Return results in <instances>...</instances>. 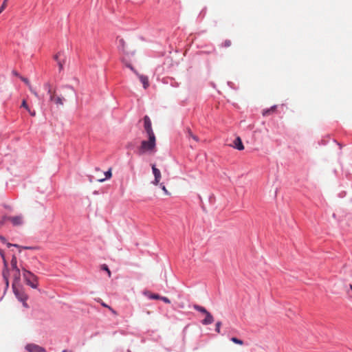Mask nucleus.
<instances>
[{
    "mask_svg": "<svg viewBox=\"0 0 352 352\" xmlns=\"http://www.w3.org/2000/svg\"><path fill=\"white\" fill-rule=\"evenodd\" d=\"M156 146V139L155 135H148L147 140H143L139 148V153L144 154L145 153H155Z\"/></svg>",
    "mask_w": 352,
    "mask_h": 352,
    "instance_id": "1",
    "label": "nucleus"
},
{
    "mask_svg": "<svg viewBox=\"0 0 352 352\" xmlns=\"http://www.w3.org/2000/svg\"><path fill=\"white\" fill-rule=\"evenodd\" d=\"M25 349L28 352H46L43 347L34 343L28 344L25 346Z\"/></svg>",
    "mask_w": 352,
    "mask_h": 352,
    "instance_id": "8",
    "label": "nucleus"
},
{
    "mask_svg": "<svg viewBox=\"0 0 352 352\" xmlns=\"http://www.w3.org/2000/svg\"><path fill=\"white\" fill-rule=\"evenodd\" d=\"M276 107L277 106L276 105H274L272 106L271 108L270 109H265L263 110V115L264 116H267L272 113H273L274 112H275L276 109Z\"/></svg>",
    "mask_w": 352,
    "mask_h": 352,
    "instance_id": "16",
    "label": "nucleus"
},
{
    "mask_svg": "<svg viewBox=\"0 0 352 352\" xmlns=\"http://www.w3.org/2000/svg\"><path fill=\"white\" fill-rule=\"evenodd\" d=\"M12 287L15 296L19 301L28 300V296L25 293L23 286L20 285V282H13Z\"/></svg>",
    "mask_w": 352,
    "mask_h": 352,
    "instance_id": "2",
    "label": "nucleus"
},
{
    "mask_svg": "<svg viewBox=\"0 0 352 352\" xmlns=\"http://www.w3.org/2000/svg\"><path fill=\"white\" fill-rule=\"evenodd\" d=\"M193 308L195 310H197V311H199L201 313L204 314L205 315L208 312L205 307H204L202 306H200V305H195L193 306Z\"/></svg>",
    "mask_w": 352,
    "mask_h": 352,
    "instance_id": "22",
    "label": "nucleus"
},
{
    "mask_svg": "<svg viewBox=\"0 0 352 352\" xmlns=\"http://www.w3.org/2000/svg\"><path fill=\"white\" fill-rule=\"evenodd\" d=\"M232 45V42L230 40H226L222 44H221V46L223 47H229L230 46H231Z\"/></svg>",
    "mask_w": 352,
    "mask_h": 352,
    "instance_id": "25",
    "label": "nucleus"
},
{
    "mask_svg": "<svg viewBox=\"0 0 352 352\" xmlns=\"http://www.w3.org/2000/svg\"><path fill=\"white\" fill-rule=\"evenodd\" d=\"M2 276H3V278H9V270H8V265L7 261H5V265H3Z\"/></svg>",
    "mask_w": 352,
    "mask_h": 352,
    "instance_id": "18",
    "label": "nucleus"
},
{
    "mask_svg": "<svg viewBox=\"0 0 352 352\" xmlns=\"http://www.w3.org/2000/svg\"><path fill=\"white\" fill-rule=\"evenodd\" d=\"M5 281L6 288L7 289L9 287V278H3Z\"/></svg>",
    "mask_w": 352,
    "mask_h": 352,
    "instance_id": "34",
    "label": "nucleus"
},
{
    "mask_svg": "<svg viewBox=\"0 0 352 352\" xmlns=\"http://www.w3.org/2000/svg\"><path fill=\"white\" fill-rule=\"evenodd\" d=\"M160 300H162V301H164L165 303H167V304L170 303V300L167 297H165V296H161V297H160Z\"/></svg>",
    "mask_w": 352,
    "mask_h": 352,
    "instance_id": "31",
    "label": "nucleus"
},
{
    "mask_svg": "<svg viewBox=\"0 0 352 352\" xmlns=\"http://www.w3.org/2000/svg\"><path fill=\"white\" fill-rule=\"evenodd\" d=\"M22 248L25 249V250H32V249H35L36 248L25 246V247H22Z\"/></svg>",
    "mask_w": 352,
    "mask_h": 352,
    "instance_id": "38",
    "label": "nucleus"
},
{
    "mask_svg": "<svg viewBox=\"0 0 352 352\" xmlns=\"http://www.w3.org/2000/svg\"><path fill=\"white\" fill-rule=\"evenodd\" d=\"M146 314H151V311H146Z\"/></svg>",
    "mask_w": 352,
    "mask_h": 352,
    "instance_id": "44",
    "label": "nucleus"
},
{
    "mask_svg": "<svg viewBox=\"0 0 352 352\" xmlns=\"http://www.w3.org/2000/svg\"><path fill=\"white\" fill-rule=\"evenodd\" d=\"M153 173L155 176V180L153 182L155 185H157L160 183L161 179V173L160 170L155 167V165L152 166Z\"/></svg>",
    "mask_w": 352,
    "mask_h": 352,
    "instance_id": "10",
    "label": "nucleus"
},
{
    "mask_svg": "<svg viewBox=\"0 0 352 352\" xmlns=\"http://www.w3.org/2000/svg\"><path fill=\"white\" fill-rule=\"evenodd\" d=\"M21 80L24 82L28 87L30 91L36 96L38 97V93L32 88L29 80L26 78H24L23 76H19Z\"/></svg>",
    "mask_w": 352,
    "mask_h": 352,
    "instance_id": "12",
    "label": "nucleus"
},
{
    "mask_svg": "<svg viewBox=\"0 0 352 352\" xmlns=\"http://www.w3.org/2000/svg\"><path fill=\"white\" fill-rule=\"evenodd\" d=\"M126 66L128 67H129L138 76L140 80L141 81V82L143 85L144 88V89L148 88L149 86V82H148V77L138 74V72L135 69H134V68L130 64L127 65Z\"/></svg>",
    "mask_w": 352,
    "mask_h": 352,
    "instance_id": "5",
    "label": "nucleus"
},
{
    "mask_svg": "<svg viewBox=\"0 0 352 352\" xmlns=\"http://www.w3.org/2000/svg\"><path fill=\"white\" fill-rule=\"evenodd\" d=\"M64 98L63 97H61V96H57L56 94H55V97L54 98V100H52V102H54L57 105H63V102H64Z\"/></svg>",
    "mask_w": 352,
    "mask_h": 352,
    "instance_id": "19",
    "label": "nucleus"
},
{
    "mask_svg": "<svg viewBox=\"0 0 352 352\" xmlns=\"http://www.w3.org/2000/svg\"><path fill=\"white\" fill-rule=\"evenodd\" d=\"M62 352H69L67 350H63ZM72 352V351H69Z\"/></svg>",
    "mask_w": 352,
    "mask_h": 352,
    "instance_id": "42",
    "label": "nucleus"
},
{
    "mask_svg": "<svg viewBox=\"0 0 352 352\" xmlns=\"http://www.w3.org/2000/svg\"><path fill=\"white\" fill-rule=\"evenodd\" d=\"M48 94L50 95V100H54V98L55 97L56 91L53 89H49L47 91Z\"/></svg>",
    "mask_w": 352,
    "mask_h": 352,
    "instance_id": "24",
    "label": "nucleus"
},
{
    "mask_svg": "<svg viewBox=\"0 0 352 352\" xmlns=\"http://www.w3.org/2000/svg\"><path fill=\"white\" fill-rule=\"evenodd\" d=\"M232 146L234 148L242 151L244 149V146L240 137H237L233 142Z\"/></svg>",
    "mask_w": 352,
    "mask_h": 352,
    "instance_id": "11",
    "label": "nucleus"
},
{
    "mask_svg": "<svg viewBox=\"0 0 352 352\" xmlns=\"http://www.w3.org/2000/svg\"><path fill=\"white\" fill-rule=\"evenodd\" d=\"M144 294L146 295L150 299L153 300H160V296L156 294H151L149 292H144Z\"/></svg>",
    "mask_w": 352,
    "mask_h": 352,
    "instance_id": "21",
    "label": "nucleus"
},
{
    "mask_svg": "<svg viewBox=\"0 0 352 352\" xmlns=\"http://www.w3.org/2000/svg\"><path fill=\"white\" fill-rule=\"evenodd\" d=\"M160 186H161L162 190L165 192V194L168 195H169V192L167 190V189L166 188L165 186L163 184H160Z\"/></svg>",
    "mask_w": 352,
    "mask_h": 352,
    "instance_id": "32",
    "label": "nucleus"
},
{
    "mask_svg": "<svg viewBox=\"0 0 352 352\" xmlns=\"http://www.w3.org/2000/svg\"><path fill=\"white\" fill-rule=\"evenodd\" d=\"M12 73H13V74H14V75H15V76H19V74H18L16 72L13 71V72H12Z\"/></svg>",
    "mask_w": 352,
    "mask_h": 352,
    "instance_id": "41",
    "label": "nucleus"
},
{
    "mask_svg": "<svg viewBox=\"0 0 352 352\" xmlns=\"http://www.w3.org/2000/svg\"><path fill=\"white\" fill-rule=\"evenodd\" d=\"M349 288L352 289V285H350Z\"/></svg>",
    "mask_w": 352,
    "mask_h": 352,
    "instance_id": "45",
    "label": "nucleus"
},
{
    "mask_svg": "<svg viewBox=\"0 0 352 352\" xmlns=\"http://www.w3.org/2000/svg\"><path fill=\"white\" fill-rule=\"evenodd\" d=\"M21 270L23 272V276H25V275H30V271L28 270L25 267H22Z\"/></svg>",
    "mask_w": 352,
    "mask_h": 352,
    "instance_id": "28",
    "label": "nucleus"
},
{
    "mask_svg": "<svg viewBox=\"0 0 352 352\" xmlns=\"http://www.w3.org/2000/svg\"><path fill=\"white\" fill-rule=\"evenodd\" d=\"M230 340L234 343L239 344V345H243L244 344L243 341L242 340H240V339H239L237 338H235V337H232Z\"/></svg>",
    "mask_w": 352,
    "mask_h": 352,
    "instance_id": "23",
    "label": "nucleus"
},
{
    "mask_svg": "<svg viewBox=\"0 0 352 352\" xmlns=\"http://www.w3.org/2000/svg\"><path fill=\"white\" fill-rule=\"evenodd\" d=\"M214 322V318L212 315L208 311L206 314V318L201 322V323L204 325H208L212 324Z\"/></svg>",
    "mask_w": 352,
    "mask_h": 352,
    "instance_id": "13",
    "label": "nucleus"
},
{
    "mask_svg": "<svg viewBox=\"0 0 352 352\" xmlns=\"http://www.w3.org/2000/svg\"><path fill=\"white\" fill-rule=\"evenodd\" d=\"M54 59L57 62L60 71L62 70L65 63V56L64 54L61 52H58L54 55Z\"/></svg>",
    "mask_w": 352,
    "mask_h": 352,
    "instance_id": "7",
    "label": "nucleus"
},
{
    "mask_svg": "<svg viewBox=\"0 0 352 352\" xmlns=\"http://www.w3.org/2000/svg\"><path fill=\"white\" fill-rule=\"evenodd\" d=\"M23 278L26 284L31 287L36 289L38 287V278L32 272H30V275H25Z\"/></svg>",
    "mask_w": 352,
    "mask_h": 352,
    "instance_id": "4",
    "label": "nucleus"
},
{
    "mask_svg": "<svg viewBox=\"0 0 352 352\" xmlns=\"http://www.w3.org/2000/svg\"><path fill=\"white\" fill-rule=\"evenodd\" d=\"M125 47H126V43H125V41L123 38H119L118 39V48L120 51H122V52L125 53L126 52V50H125Z\"/></svg>",
    "mask_w": 352,
    "mask_h": 352,
    "instance_id": "17",
    "label": "nucleus"
},
{
    "mask_svg": "<svg viewBox=\"0 0 352 352\" xmlns=\"http://www.w3.org/2000/svg\"><path fill=\"white\" fill-rule=\"evenodd\" d=\"M96 171L99 172L100 169L99 168H96Z\"/></svg>",
    "mask_w": 352,
    "mask_h": 352,
    "instance_id": "43",
    "label": "nucleus"
},
{
    "mask_svg": "<svg viewBox=\"0 0 352 352\" xmlns=\"http://www.w3.org/2000/svg\"><path fill=\"white\" fill-rule=\"evenodd\" d=\"M186 135L188 138H190L195 142H199V138L197 135H194L190 129H186Z\"/></svg>",
    "mask_w": 352,
    "mask_h": 352,
    "instance_id": "20",
    "label": "nucleus"
},
{
    "mask_svg": "<svg viewBox=\"0 0 352 352\" xmlns=\"http://www.w3.org/2000/svg\"><path fill=\"white\" fill-rule=\"evenodd\" d=\"M0 255L3 260V265H5V261H7L5 257L4 252L0 249Z\"/></svg>",
    "mask_w": 352,
    "mask_h": 352,
    "instance_id": "30",
    "label": "nucleus"
},
{
    "mask_svg": "<svg viewBox=\"0 0 352 352\" xmlns=\"http://www.w3.org/2000/svg\"><path fill=\"white\" fill-rule=\"evenodd\" d=\"M45 88L48 91L50 89H52V87L50 83H46L44 85Z\"/></svg>",
    "mask_w": 352,
    "mask_h": 352,
    "instance_id": "33",
    "label": "nucleus"
},
{
    "mask_svg": "<svg viewBox=\"0 0 352 352\" xmlns=\"http://www.w3.org/2000/svg\"><path fill=\"white\" fill-rule=\"evenodd\" d=\"M102 270H105L107 272L109 277L111 276V272H110L109 269L108 268L107 265H106L104 264L102 265Z\"/></svg>",
    "mask_w": 352,
    "mask_h": 352,
    "instance_id": "27",
    "label": "nucleus"
},
{
    "mask_svg": "<svg viewBox=\"0 0 352 352\" xmlns=\"http://www.w3.org/2000/svg\"><path fill=\"white\" fill-rule=\"evenodd\" d=\"M23 216L18 215L14 217H8V220L10 221L14 226H21L23 224Z\"/></svg>",
    "mask_w": 352,
    "mask_h": 352,
    "instance_id": "9",
    "label": "nucleus"
},
{
    "mask_svg": "<svg viewBox=\"0 0 352 352\" xmlns=\"http://www.w3.org/2000/svg\"><path fill=\"white\" fill-rule=\"evenodd\" d=\"M7 1L8 0H4L3 3L1 4V8H0V14L5 10V8H6L7 6Z\"/></svg>",
    "mask_w": 352,
    "mask_h": 352,
    "instance_id": "26",
    "label": "nucleus"
},
{
    "mask_svg": "<svg viewBox=\"0 0 352 352\" xmlns=\"http://www.w3.org/2000/svg\"><path fill=\"white\" fill-rule=\"evenodd\" d=\"M11 266L12 270L15 272L14 275L13 282H20L21 280V272L20 269L17 266V259L15 255H13L11 260Z\"/></svg>",
    "mask_w": 352,
    "mask_h": 352,
    "instance_id": "3",
    "label": "nucleus"
},
{
    "mask_svg": "<svg viewBox=\"0 0 352 352\" xmlns=\"http://www.w3.org/2000/svg\"><path fill=\"white\" fill-rule=\"evenodd\" d=\"M0 239L1 240V241L6 242V239L4 237L0 236Z\"/></svg>",
    "mask_w": 352,
    "mask_h": 352,
    "instance_id": "40",
    "label": "nucleus"
},
{
    "mask_svg": "<svg viewBox=\"0 0 352 352\" xmlns=\"http://www.w3.org/2000/svg\"><path fill=\"white\" fill-rule=\"evenodd\" d=\"M108 309L114 315H117L116 311H115L113 309H112L111 307H108Z\"/></svg>",
    "mask_w": 352,
    "mask_h": 352,
    "instance_id": "35",
    "label": "nucleus"
},
{
    "mask_svg": "<svg viewBox=\"0 0 352 352\" xmlns=\"http://www.w3.org/2000/svg\"><path fill=\"white\" fill-rule=\"evenodd\" d=\"M7 246H8V248H10V247H11V246L19 247V246L18 245H16V244H12V243H7Z\"/></svg>",
    "mask_w": 352,
    "mask_h": 352,
    "instance_id": "37",
    "label": "nucleus"
},
{
    "mask_svg": "<svg viewBox=\"0 0 352 352\" xmlns=\"http://www.w3.org/2000/svg\"><path fill=\"white\" fill-rule=\"evenodd\" d=\"M26 301L27 300H21V302L23 303V305L24 307L28 308V305Z\"/></svg>",
    "mask_w": 352,
    "mask_h": 352,
    "instance_id": "36",
    "label": "nucleus"
},
{
    "mask_svg": "<svg viewBox=\"0 0 352 352\" xmlns=\"http://www.w3.org/2000/svg\"><path fill=\"white\" fill-rule=\"evenodd\" d=\"M104 177H99V178H97L96 180L99 182H104L107 179H109L112 176V173H111V168H109V170H107V172L104 173Z\"/></svg>",
    "mask_w": 352,
    "mask_h": 352,
    "instance_id": "15",
    "label": "nucleus"
},
{
    "mask_svg": "<svg viewBox=\"0 0 352 352\" xmlns=\"http://www.w3.org/2000/svg\"><path fill=\"white\" fill-rule=\"evenodd\" d=\"M102 305L103 307H107V308H108V307H109V305H107L106 303H104V302H102Z\"/></svg>",
    "mask_w": 352,
    "mask_h": 352,
    "instance_id": "39",
    "label": "nucleus"
},
{
    "mask_svg": "<svg viewBox=\"0 0 352 352\" xmlns=\"http://www.w3.org/2000/svg\"><path fill=\"white\" fill-rule=\"evenodd\" d=\"M21 107L25 108V109L28 111V113L30 114V116H34V117L36 116V112H35V111H34V110H32V109L29 107V106L28 105L27 102H26V100H23L22 101V103H21Z\"/></svg>",
    "mask_w": 352,
    "mask_h": 352,
    "instance_id": "14",
    "label": "nucleus"
},
{
    "mask_svg": "<svg viewBox=\"0 0 352 352\" xmlns=\"http://www.w3.org/2000/svg\"><path fill=\"white\" fill-rule=\"evenodd\" d=\"M144 127L148 135H155L152 129L151 121L148 116H145L143 118Z\"/></svg>",
    "mask_w": 352,
    "mask_h": 352,
    "instance_id": "6",
    "label": "nucleus"
},
{
    "mask_svg": "<svg viewBox=\"0 0 352 352\" xmlns=\"http://www.w3.org/2000/svg\"><path fill=\"white\" fill-rule=\"evenodd\" d=\"M221 322H217L216 323V328H215V331L219 333H220V329H221Z\"/></svg>",
    "mask_w": 352,
    "mask_h": 352,
    "instance_id": "29",
    "label": "nucleus"
}]
</instances>
